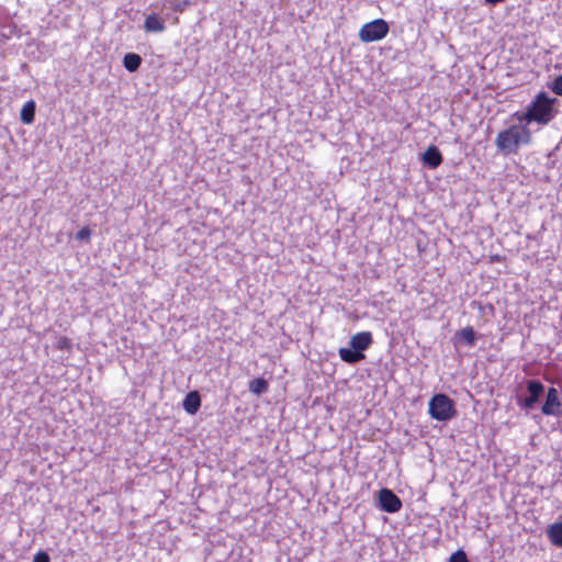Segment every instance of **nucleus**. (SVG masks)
Listing matches in <instances>:
<instances>
[{"label": "nucleus", "instance_id": "obj_24", "mask_svg": "<svg viewBox=\"0 0 562 562\" xmlns=\"http://www.w3.org/2000/svg\"><path fill=\"white\" fill-rule=\"evenodd\" d=\"M66 341H67L66 339H63V340L60 341V347L65 346Z\"/></svg>", "mask_w": 562, "mask_h": 562}, {"label": "nucleus", "instance_id": "obj_23", "mask_svg": "<svg viewBox=\"0 0 562 562\" xmlns=\"http://www.w3.org/2000/svg\"><path fill=\"white\" fill-rule=\"evenodd\" d=\"M485 1L491 4H496V3L503 2L504 0H485Z\"/></svg>", "mask_w": 562, "mask_h": 562}, {"label": "nucleus", "instance_id": "obj_15", "mask_svg": "<svg viewBox=\"0 0 562 562\" xmlns=\"http://www.w3.org/2000/svg\"><path fill=\"white\" fill-rule=\"evenodd\" d=\"M35 102L33 100L27 101L22 106L20 117L24 124H32L35 119Z\"/></svg>", "mask_w": 562, "mask_h": 562}, {"label": "nucleus", "instance_id": "obj_2", "mask_svg": "<svg viewBox=\"0 0 562 562\" xmlns=\"http://www.w3.org/2000/svg\"><path fill=\"white\" fill-rule=\"evenodd\" d=\"M557 99L549 98L544 92L539 93L527 111L519 116V121H526L527 123L537 122L542 125L548 124L554 117L553 103Z\"/></svg>", "mask_w": 562, "mask_h": 562}, {"label": "nucleus", "instance_id": "obj_9", "mask_svg": "<svg viewBox=\"0 0 562 562\" xmlns=\"http://www.w3.org/2000/svg\"><path fill=\"white\" fill-rule=\"evenodd\" d=\"M423 162L432 169L439 167L442 162L440 150L434 145L429 146L423 154Z\"/></svg>", "mask_w": 562, "mask_h": 562}, {"label": "nucleus", "instance_id": "obj_4", "mask_svg": "<svg viewBox=\"0 0 562 562\" xmlns=\"http://www.w3.org/2000/svg\"><path fill=\"white\" fill-rule=\"evenodd\" d=\"M390 26L383 19H375L366 23L359 31V38L363 43L376 42L384 38L389 33Z\"/></svg>", "mask_w": 562, "mask_h": 562}, {"label": "nucleus", "instance_id": "obj_12", "mask_svg": "<svg viewBox=\"0 0 562 562\" xmlns=\"http://www.w3.org/2000/svg\"><path fill=\"white\" fill-rule=\"evenodd\" d=\"M454 337L458 342L462 341L469 347H473L476 341V333L471 326L457 331Z\"/></svg>", "mask_w": 562, "mask_h": 562}, {"label": "nucleus", "instance_id": "obj_19", "mask_svg": "<svg viewBox=\"0 0 562 562\" xmlns=\"http://www.w3.org/2000/svg\"><path fill=\"white\" fill-rule=\"evenodd\" d=\"M449 562H469V560L462 550H458L451 554Z\"/></svg>", "mask_w": 562, "mask_h": 562}, {"label": "nucleus", "instance_id": "obj_20", "mask_svg": "<svg viewBox=\"0 0 562 562\" xmlns=\"http://www.w3.org/2000/svg\"><path fill=\"white\" fill-rule=\"evenodd\" d=\"M552 91L562 97V75L558 76L551 86Z\"/></svg>", "mask_w": 562, "mask_h": 562}, {"label": "nucleus", "instance_id": "obj_18", "mask_svg": "<svg viewBox=\"0 0 562 562\" xmlns=\"http://www.w3.org/2000/svg\"><path fill=\"white\" fill-rule=\"evenodd\" d=\"M189 5V1L188 0H182V1H179V0H166L165 1V7L169 8V9H172L177 12H182Z\"/></svg>", "mask_w": 562, "mask_h": 562}, {"label": "nucleus", "instance_id": "obj_17", "mask_svg": "<svg viewBox=\"0 0 562 562\" xmlns=\"http://www.w3.org/2000/svg\"><path fill=\"white\" fill-rule=\"evenodd\" d=\"M249 391L256 395H261L268 391V382L262 379H254L249 382Z\"/></svg>", "mask_w": 562, "mask_h": 562}, {"label": "nucleus", "instance_id": "obj_8", "mask_svg": "<svg viewBox=\"0 0 562 562\" xmlns=\"http://www.w3.org/2000/svg\"><path fill=\"white\" fill-rule=\"evenodd\" d=\"M372 344V335L370 331H361L353 335L350 338L349 345L352 349H356L358 352H362L367 350Z\"/></svg>", "mask_w": 562, "mask_h": 562}, {"label": "nucleus", "instance_id": "obj_1", "mask_svg": "<svg viewBox=\"0 0 562 562\" xmlns=\"http://www.w3.org/2000/svg\"><path fill=\"white\" fill-rule=\"evenodd\" d=\"M531 133L522 125H512L499 132L496 136L495 144L499 151L505 155L516 154L521 145L530 143Z\"/></svg>", "mask_w": 562, "mask_h": 562}, {"label": "nucleus", "instance_id": "obj_10", "mask_svg": "<svg viewBox=\"0 0 562 562\" xmlns=\"http://www.w3.org/2000/svg\"><path fill=\"white\" fill-rule=\"evenodd\" d=\"M182 406L188 414L194 415L201 406V398L199 393L196 391L188 393L183 400Z\"/></svg>", "mask_w": 562, "mask_h": 562}, {"label": "nucleus", "instance_id": "obj_13", "mask_svg": "<svg viewBox=\"0 0 562 562\" xmlns=\"http://www.w3.org/2000/svg\"><path fill=\"white\" fill-rule=\"evenodd\" d=\"M547 536L553 546L562 548V522H554L549 526Z\"/></svg>", "mask_w": 562, "mask_h": 562}, {"label": "nucleus", "instance_id": "obj_3", "mask_svg": "<svg viewBox=\"0 0 562 562\" xmlns=\"http://www.w3.org/2000/svg\"><path fill=\"white\" fill-rule=\"evenodd\" d=\"M428 412L431 418L439 422H447L457 415L453 401L446 394L434 395L428 404Z\"/></svg>", "mask_w": 562, "mask_h": 562}, {"label": "nucleus", "instance_id": "obj_7", "mask_svg": "<svg viewBox=\"0 0 562 562\" xmlns=\"http://www.w3.org/2000/svg\"><path fill=\"white\" fill-rule=\"evenodd\" d=\"M379 503L381 509L386 513H397L402 508V501L389 488H382L380 491Z\"/></svg>", "mask_w": 562, "mask_h": 562}, {"label": "nucleus", "instance_id": "obj_22", "mask_svg": "<svg viewBox=\"0 0 562 562\" xmlns=\"http://www.w3.org/2000/svg\"><path fill=\"white\" fill-rule=\"evenodd\" d=\"M33 562H49V557L46 552H38L34 555Z\"/></svg>", "mask_w": 562, "mask_h": 562}, {"label": "nucleus", "instance_id": "obj_6", "mask_svg": "<svg viewBox=\"0 0 562 562\" xmlns=\"http://www.w3.org/2000/svg\"><path fill=\"white\" fill-rule=\"evenodd\" d=\"M527 391L529 395L519 403L521 407L532 409L544 392L543 384L538 380H529L527 382Z\"/></svg>", "mask_w": 562, "mask_h": 562}, {"label": "nucleus", "instance_id": "obj_14", "mask_svg": "<svg viewBox=\"0 0 562 562\" xmlns=\"http://www.w3.org/2000/svg\"><path fill=\"white\" fill-rule=\"evenodd\" d=\"M339 357L342 361L347 363H357L364 359L363 352H358L356 349L350 348H340Z\"/></svg>", "mask_w": 562, "mask_h": 562}, {"label": "nucleus", "instance_id": "obj_11", "mask_svg": "<svg viewBox=\"0 0 562 562\" xmlns=\"http://www.w3.org/2000/svg\"><path fill=\"white\" fill-rule=\"evenodd\" d=\"M144 29L149 33H161L166 30V26L165 22L156 14H149L146 16Z\"/></svg>", "mask_w": 562, "mask_h": 562}, {"label": "nucleus", "instance_id": "obj_5", "mask_svg": "<svg viewBox=\"0 0 562 562\" xmlns=\"http://www.w3.org/2000/svg\"><path fill=\"white\" fill-rule=\"evenodd\" d=\"M541 412L546 416H562V403L559 398V392L554 387H550L547 393V398L541 407Z\"/></svg>", "mask_w": 562, "mask_h": 562}, {"label": "nucleus", "instance_id": "obj_16", "mask_svg": "<svg viewBox=\"0 0 562 562\" xmlns=\"http://www.w3.org/2000/svg\"><path fill=\"white\" fill-rule=\"evenodd\" d=\"M140 64V56L134 53H128L123 58V65L128 71H136L139 68Z\"/></svg>", "mask_w": 562, "mask_h": 562}, {"label": "nucleus", "instance_id": "obj_21", "mask_svg": "<svg viewBox=\"0 0 562 562\" xmlns=\"http://www.w3.org/2000/svg\"><path fill=\"white\" fill-rule=\"evenodd\" d=\"M90 235H91V231L88 227H83L77 232L76 238L80 239V240L89 239Z\"/></svg>", "mask_w": 562, "mask_h": 562}]
</instances>
